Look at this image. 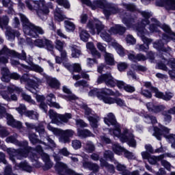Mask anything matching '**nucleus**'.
<instances>
[{"label": "nucleus", "instance_id": "obj_53", "mask_svg": "<svg viewBox=\"0 0 175 175\" xmlns=\"http://www.w3.org/2000/svg\"><path fill=\"white\" fill-rule=\"evenodd\" d=\"M8 91L11 94L15 92L20 93V92H23V89L18 87H16L14 85H10V86H8Z\"/></svg>", "mask_w": 175, "mask_h": 175}, {"label": "nucleus", "instance_id": "obj_56", "mask_svg": "<svg viewBox=\"0 0 175 175\" xmlns=\"http://www.w3.org/2000/svg\"><path fill=\"white\" fill-rule=\"evenodd\" d=\"M55 49L58 51H62L64 50V46H65V42H62L59 40H56L55 42Z\"/></svg>", "mask_w": 175, "mask_h": 175}, {"label": "nucleus", "instance_id": "obj_17", "mask_svg": "<svg viewBox=\"0 0 175 175\" xmlns=\"http://www.w3.org/2000/svg\"><path fill=\"white\" fill-rule=\"evenodd\" d=\"M121 10L118 8L116 4L107 3V5L103 10V13L105 17L109 20V18L111 14H117V13H120Z\"/></svg>", "mask_w": 175, "mask_h": 175}, {"label": "nucleus", "instance_id": "obj_36", "mask_svg": "<svg viewBox=\"0 0 175 175\" xmlns=\"http://www.w3.org/2000/svg\"><path fill=\"white\" fill-rule=\"evenodd\" d=\"M47 83L51 88H55V90H58L61 83L59 81L55 78H51L47 80Z\"/></svg>", "mask_w": 175, "mask_h": 175}, {"label": "nucleus", "instance_id": "obj_11", "mask_svg": "<svg viewBox=\"0 0 175 175\" xmlns=\"http://www.w3.org/2000/svg\"><path fill=\"white\" fill-rule=\"evenodd\" d=\"M144 19L139 21L137 25L135 26V28L138 32L143 33L146 28V25L150 24L149 18L152 16V12L148 11H142L140 12Z\"/></svg>", "mask_w": 175, "mask_h": 175}, {"label": "nucleus", "instance_id": "obj_43", "mask_svg": "<svg viewBox=\"0 0 175 175\" xmlns=\"http://www.w3.org/2000/svg\"><path fill=\"white\" fill-rule=\"evenodd\" d=\"M165 158V155L161 154L160 156L156 157V156H150V158L148 159V162L150 163V165H156L157 162H159V161H162Z\"/></svg>", "mask_w": 175, "mask_h": 175}, {"label": "nucleus", "instance_id": "obj_57", "mask_svg": "<svg viewBox=\"0 0 175 175\" xmlns=\"http://www.w3.org/2000/svg\"><path fill=\"white\" fill-rule=\"evenodd\" d=\"M9 24V17L4 16L0 18V27L3 29V27H6Z\"/></svg>", "mask_w": 175, "mask_h": 175}, {"label": "nucleus", "instance_id": "obj_31", "mask_svg": "<svg viewBox=\"0 0 175 175\" xmlns=\"http://www.w3.org/2000/svg\"><path fill=\"white\" fill-rule=\"evenodd\" d=\"M86 47L90 51H91V53L93 57H95V58H100L101 57L100 53H99V51L96 50V48H95V46H94V43L88 42L86 44Z\"/></svg>", "mask_w": 175, "mask_h": 175}, {"label": "nucleus", "instance_id": "obj_59", "mask_svg": "<svg viewBox=\"0 0 175 175\" xmlns=\"http://www.w3.org/2000/svg\"><path fill=\"white\" fill-rule=\"evenodd\" d=\"M144 87H146V88H148V90H150V91L154 92L155 95H157V94L158 93V89H157V88H154V86H152V85L151 84V82H144Z\"/></svg>", "mask_w": 175, "mask_h": 175}, {"label": "nucleus", "instance_id": "obj_37", "mask_svg": "<svg viewBox=\"0 0 175 175\" xmlns=\"http://www.w3.org/2000/svg\"><path fill=\"white\" fill-rule=\"evenodd\" d=\"M145 119L144 121L146 124H157V118L153 116H150L147 113H143L141 115Z\"/></svg>", "mask_w": 175, "mask_h": 175}, {"label": "nucleus", "instance_id": "obj_1", "mask_svg": "<svg viewBox=\"0 0 175 175\" xmlns=\"http://www.w3.org/2000/svg\"><path fill=\"white\" fill-rule=\"evenodd\" d=\"M104 122L108 126H110V125L113 126V129H109V133L111 136L120 137L122 143H128L130 147H136V140L132 133H130L128 129H124L123 133L121 134V126L117 122V119H116V116L113 113H108L107 118H104Z\"/></svg>", "mask_w": 175, "mask_h": 175}, {"label": "nucleus", "instance_id": "obj_27", "mask_svg": "<svg viewBox=\"0 0 175 175\" xmlns=\"http://www.w3.org/2000/svg\"><path fill=\"white\" fill-rule=\"evenodd\" d=\"M5 35L8 40H14L16 36V38H18L20 36V31L11 28H8L5 31Z\"/></svg>", "mask_w": 175, "mask_h": 175}, {"label": "nucleus", "instance_id": "obj_7", "mask_svg": "<svg viewBox=\"0 0 175 175\" xmlns=\"http://www.w3.org/2000/svg\"><path fill=\"white\" fill-rule=\"evenodd\" d=\"M0 55H5L0 57V64H8L9 62V57H14V58H18V59H25V51H22L21 53H18L14 50L8 49L6 46H4L1 50H0Z\"/></svg>", "mask_w": 175, "mask_h": 175}, {"label": "nucleus", "instance_id": "obj_30", "mask_svg": "<svg viewBox=\"0 0 175 175\" xmlns=\"http://www.w3.org/2000/svg\"><path fill=\"white\" fill-rule=\"evenodd\" d=\"M29 140L32 144H44V146H46V144L44 142L41 141L38 138V135L35 133H30L28 135Z\"/></svg>", "mask_w": 175, "mask_h": 175}, {"label": "nucleus", "instance_id": "obj_28", "mask_svg": "<svg viewBox=\"0 0 175 175\" xmlns=\"http://www.w3.org/2000/svg\"><path fill=\"white\" fill-rule=\"evenodd\" d=\"M77 136L80 139H87V137H94V134L88 129H80L77 130Z\"/></svg>", "mask_w": 175, "mask_h": 175}, {"label": "nucleus", "instance_id": "obj_15", "mask_svg": "<svg viewBox=\"0 0 175 175\" xmlns=\"http://www.w3.org/2000/svg\"><path fill=\"white\" fill-rule=\"evenodd\" d=\"M120 17L122 19L123 24L129 28L135 27V23H136L137 20L136 16H132V15L128 14L125 11H123L120 14Z\"/></svg>", "mask_w": 175, "mask_h": 175}, {"label": "nucleus", "instance_id": "obj_25", "mask_svg": "<svg viewBox=\"0 0 175 175\" xmlns=\"http://www.w3.org/2000/svg\"><path fill=\"white\" fill-rule=\"evenodd\" d=\"M2 4L4 8H7L5 12L8 14H14V9L13 8L14 3L12 0H2Z\"/></svg>", "mask_w": 175, "mask_h": 175}, {"label": "nucleus", "instance_id": "obj_48", "mask_svg": "<svg viewBox=\"0 0 175 175\" xmlns=\"http://www.w3.org/2000/svg\"><path fill=\"white\" fill-rule=\"evenodd\" d=\"M112 150L115 152V154H117L118 155H121L122 152H124V148L121 147L120 144H115L112 146Z\"/></svg>", "mask_w": 175, "mask_h": 175}, {"label": "nucleus", "instance_id": "obj_42", "mask_svg": "<svg viewBox=\"0 0 175 175\" xmlns=\"http://www.w3.org/2000/svg\"><path fill=\"white\" fill-rule=\"evenodd\" d=\"M63 92H65V94H68L67 99L68 100H76V99H77V96L72 94V92L70 91V90H69V88H68V87L64 86Z\"/></svg>", "mask_w": 175, "mask_h": 175}, {"label": "nucleus", "instance_id": "obj_18", "mask_svg": "<svg viewBox=\"0 0 175 175\" xmlns=\"http://www.w3.org/2000/svg\"><path fill=\"white\" fill-rule=\"evenodd\" d=\"M75 135V132L73 130L68 129L65 131H61V135L59 137V141L60 143H64L66 144V143H70V137H73Z\"/></svg>", "mask_w": 175, "mask_h": 175}, {"label": "nucleus", "instance_id": "obj_41", "mask_svg": "<svg viewBox=\"0 0 175 175\" xmlns=\"http://www.w3.org/2000/svg\"><path fill=\"white\" fill-rule=\"evenodd\" d=\"M19 169H22V170H25V172H28L31 173L32 172V167H31L27 161L21 162V163L17 165Z\"/></svg>", "mask_w": 175, "mask_h": 175}, {"label": "nucleus", "instance_id": "obj_55", "mask_svg": "<svg viewBox=\"0 0 175 175\" xmlns=\"http://www.w3.org/2000/svg\"><path fill=\"white\" fill-rule=\"evenodd\" d=\"M21 96L23 99H24V100L28 102V103H30V105H35V100H33L32 98H31V96L23 92L21 94Z\"/></svg>", "mask_w": 175, "mask_h": 175}, {"label": "nucleus", "instance_id": "obj_32", "mask_svg": "<svg viewBox=\"0 0 175 175\" xmlns=\"http://www.w3.org/2000/svg\"><path fill=\"white\" fill-rule=\"evenodd\" d=\"M111 94H102L101 96H99L100 100L104 102V103H107L108 105H113V103H116V98L110 97Z\"/></svg>", "mask_w": 175, "mask_h": 175}, {"label": "nucleus", "instance_id": "obj_49", "mask_svg": "<svg viewBox=\"0 0 175 175\" xmlns=\"http://www.w3.org/2000/svg\"><path fill=\"white\" fill-rule=\"evenodd\" d=\"M103 158L106 161H113L114 159V154L111 150H105L103 153Z\"/></svg>", "mask_w": 175, "mask_h": 175}, {"label": "nucleus", "instance_id": "obj_63", "mask_svg": "<svg viewBox=\"0 0 175 175\" xmlns=\"http://www.w3.org/2000/svg\"><path fill=\"white\" fill-rule=\"evenodd\" d=\"M99 169H100L99 165L95 163H92L90 170H92V172L90 173L89 175H94V173H98V172H99Z\"/></svg>", "mask_w": 175, "mask_h": 175}, {"label": "nucleus", "instance_id": "obj_26", "mask_svg": "<svg viewBox=\"0 0 175 175\" xmlns=\"http://www.w3.org/2000/svg\"><path fill=\"white\" fill-rule=\"evenodd\" d=\"M100 165L101 167H105L108 173H111V174H113L116 172L114 165L109 164V163H107V161H106V160L102 158L100 159Z\"/></svg>", "mask_w": 175, "mask_h": 175}, {"label": "nucleus", "instance_id": "obj_9", "mask_svg": "<svg viewBox=\"0 0 175 175\" xmlns=\"http://www.w3.org/2000/svg\"><path fill=\"white\" fill-rule=\"evenodd\" d=\"M154 135L155 136L157 140H161L162 139V136L167 139L168 142L171 144L175 142V135L170 134L166 135L165 133H169L170 132V129H167V127H165L164 126L160 125V129L158 127H154Z\"/></svg>", "mask_w": 175, "mask_h": 175}, {"label": "nucleus", "instance_id": "obj_47", "mask_svg": "<svg viewBox=\"0 0 175 175\" xmlns=\"http://www.w3.org/2000/svg\"><path fill=\"white\" fill-rule=\"evenodd\" d=\"M105 58L108 65H114V57L111 53H105Z\"/></svg>", "mask_w": 175, "mask_h": 175}, {"label": "nucleus", "instance_id": "obj_34", "mask_svg": "<svg viewBox=\"0 0 175 175\" xmlns=\"http://www.w3.org/2000/svg\"><path fill=\"white\" fill-rule=\"evenodd\" d=\"M3 117H6L7 124H8V125H10V126L16 120H14V118H13V116L6 113V108H5V112L3 113H2V112L0 111V118H3Z\"/></svg>", "mask_w": 175, "mask_h": 175}, {"label": "nucleus", "instance_id": "obj_52", "mask_svg": "<svg viewBox=\"0 0 175 175\" xmlns=\"http://www.w3.org/2000/svg\"><path fill=\"white\" fill-rule=\"evenodd\" d=\"M131 68L133 70H136L137 72H146V70H147L146 66L139 64H132Z\"/></svg>", "mask_w": 175, "mask_h": 175}, {"label": "nucleus", "instance_id": "obj_58", "mask_svg": "<svg viewBox=\"0 0 175 175\" xmlns=\"http://www.w3.org/2000/svg\"><path fill=\"white\" fill-rule=\"evenodd\" d=\"M58 117V120H60L62 122H68L70 118H72V115L70 113H66L64 115H59Z\"/></svg>", "mask_w": 175, "mask_h": 175}, {"label": "nucleus", "instance_id": "obj_39", "mask_svg": "<svg viewBox=\"0 0 175 175\" xmlns=\"http://www.w3.org/2000/svg\"><path fill=\"white\" fill-rule=\"evenodd\" d=\"M84 150L88 154H91L95 151V145L91 141H88L84 146Z\"/></svg>", "mask_w": 175, "mask_h": 175}, {"label": "nucleus", "instance_id": "obj_6", "mask_svg": "<svg viewBox=\"0 0 175 175\" xmlns=\"http://www.w3.org/2000/svg\"><path fill=\"white\" fill-rule=\"evenodd\" d=\"M21 21L23 23V32L31 38H39V35H44V30L29 22V20L23 14H19ZM39 33V35L38 34Z\"/></svg>", "mask_w": 175, "mask_h": 175}, {"label": "nucleus", "instance_id": "obj_23", "mask_svg": "<svg viewBox=\"0 0 175 175\" xmlns=\"http://www.w3.org/2000/svg\"><path fill=\"white\" fill-rule=\"evenodd\" d=\"M46 103L50 107H55V109H61L59 103L55 102V96L53 94H49L46 96Z\"/></svg>", "mask_w": 175, "mask_h": 175}, {"label": "nucleus", "instance_id": "obj_40", "mask_svg": "<svg viewBox=\"0 0 175 175\" xmlns=\"http://www.w3.org/2000/svg\"><path fill=\"white\" fill-rule=\"evenodd\" d=\"M112 46L116 49L118 54H119L120 57H124V55H125V50L120 44L117 42H113Z\"/></svg>", "mask_w": 175, "mask_h": 175}, {"label": "nucleus", "instance_id": "obj_46", "mask_svg": "<svg viewBox=\"0 0 175 175\" xmlns=\"http://www.w3.org/2000/svg\"><path fill=\"white\" fill-rule=\"evenodd\" d=\"M73 80H80V79H85V80H90V75L86 72L82 71L80 75H74L72 76Z\"/></svg>", "mask_w": 175, "mask_h": 175}, {"label": "nucleus", "instance_id": "obj_2", "mask_svg": "<svg viewBox=\"0 0 175 175\" xmlns=\"http://www.w3.org/2000/svg\"><path fill=\"white\" fill-rule=\"evenodd\" d=\"M5 142L6 143L15 144V146H18V147L23 148V149L18 150L11 148L7 149L8 154L10 155V158L14 162L16 159L21 160L23 158H27V157H28V154H29L31 151H33V148H32V147L28 146V141L24 140L23 142H19L17 140V134L9 136L5 139Z\"/></svg>", "mask_w": 175, "mask_h": 175}, {"label": "nucleus", "instance_id": "obj_38", "mask_svg": "<svg viewBox=\"0 0 175 175\" xmlns=\"http://www.w3.org/2000/svg\"><path fill=\"white\" fill-rule=\"evenodd\" d=\"M35 131L39 133L41 137L47 136V133H46V131L44 130V126L43 125V123H40L38 126H36Z\"/></svg>", "mask_w": 175, "mask_h": 175}, {"label": "nucleus", "instance_id": "obj_12", "mask_svg": "<svg viewBox=\"0 0 175 175\" xmlns=\"http://www.w3.org/2000/svg\"><path fill=\"white\" fill-rule=\"evenodd\" d=\"M165 43L166 42L165 40L164 42L162 40H159L158 41H156L153 43V47L160 51L159 57L163 60V62L166 63V59L163 57V53H166L167 54H169L170 51H172V49L170 47H164Z\"/></svg>", "mask_w": 175, "mask_h": 175}, {"label": "nucleus", "instance_id": "obj_14", "mask_svg": "<svg viewBox=\"0 0 175 175\" xmlns=\"http://www.w3.org/2000/svg\"><path fill=\"white\" fill-rule=\"evenodd\" d=\"M34 45L40 49H46L49 51H51V54H53V50H54L53 42L46 38L36 39L34 41Z\"/></svg>", "mask_w": 175, "mask_h": 175}, {"label": "nucleus", "instance_id": "obj_13", "mask_svg": "<svg viewBox=\"0 0 175 175\" xmlns=\"http://www.w3.org/2000/svg\"><path fill=\"white\" fill-rule=\"evenodd\" d=\"M105 95H111L112 96H115V95H118L120 96L121 95L120 92H114L113 90L108 88H103V89H96L94 88L90 91L89 96H97L99 99V96H102L103 94Z\"/></svg>", "mask_w": 175, "mask_h": 175}, {"label": "nucleus", "instance_id": "obj_4", "mask_svg": "<svg viewBox=\"0 0 175 175\" xmlns=\"http://www.w3.org/2000/svg\"><path fill=\"white\" fill-rule=\"evenodd\" d=\"M152 24L149 26V30L150 32L154 33L157 32V33H159L161 31H159V29L158 27L161 28L164 31L165 33L162 34V39L163 40L165 41V43H167L171 39H173L175 40V33L172 31V28L170 26H169L167 24H161V22L157 20L155 18H152L151 19ZM168 33V36L167 34Z\"/></svg>", "mask_w": 175, "mask_h": 175}, {"label": "nucleus", "instance_id": "obj_60", "mask_svg": "<svg viewBox=\"0 0 175 175\" xmlns=\"http://www.w3.org/2000/svg\"><path fill=\"white\" fill-rule=\"evenodd\" d=\"M16 110L21 114V116H23V114L25 116V113H27V107L24 104H21L18 107L16 108Z\"/></svg>", "mask_w": 175, "mask_h": 175}, {"label": "nucleus", "instance_id": "obj_62", "mask_svg": "<svg viewBox=\"0 0 175 175\" xmlns=\"http://www.w3.org/2000/svg\"><path fill=\"white\" fill-rule=\"evenodd\" d=\"M64 24L67 31H73L75 28V24L69 21H65Z\"/></svg>", "mask_w": 175, "mask_h": 175}, {"label": "nucleus", "instance_id": "obj_16", "mask_svg": "<svg viewBox=\"0 0 175 175\" xmlns=\"http://www.w3.org/2000/svg\"><path fill=\"white\" fill-rule=\"evenodd\" d=\"M82 3L87 5V6H90L93 10L99 8L100 9H104L107 5V1L106 0H95L93 3L90 0H81Z\"/></svg>", "mask_w": 175, "mask_h": 175}, {"label": "nucleus", "instance_id": "obj_44", "mask_svg": "<svg viewBox=\"0 0 175 175\" xmlns=\"http://www.w3.org/2000/svg\"><path fill=\"white\" fill-rule=\"evenodd\" d=\"M25 116L30 118V120H38L39 118V114L36 111L33 110L27 111Z\"/></svg>", "mask_w": 175, "mask_h": 175}, {"label": "nucleus", "instance_id": "obj_35", "mask_svg": "<svg viewBox=\"0 0 175 175\" xmlns=\"http://www.w3.org/2000/svg\"><path fill=\"white\" fill-rule=\"evenodd\" d=\"M58 116L57 113L54 111V110L50 109L49 110V117L50 118L52 119L51 122L52 124H56V125H60L61 124V121L58 120Z\"/></svg>", "mask_w": 175, "mask_h": 175}, {"label": "nucleus", "instance_id": "obj_5", "mask_svg": "<svg viewBox=\"0 0 175 175\" xmlns=\"http://www.w3.org/2000/svg\"><path fill=\"white\" fill-rule=\"evenodd\" d=\"M87 28L90 30V32L92 35L100 34V38L105 42H111V36L109 34L105 29V25L102 24L99 20L94 18V21L90 20L87 24Z\"/></svg>", "mask_w": 175, "mask_h": 175}, {"label": "nucleus", "instance_id": "obj_19", "mask_svg": "<svg viewBox=\"0 0 175 175\" xmlns=\"http://www.w3.org/2000/svg\"><path fill=\"white\" fill-rule=\"evenodd\" d=\"M157 6H164L167 10L175 11V0H159L156 1Z\"/></svg>", "mask_w": 175, "mask_h": 175}, {"label": "nucleus", "instance_id": "obj_10", "mask_svg": "<svg viewBox=\"0 0 175 175\" xmlns=\"http://www.w3.org/2000/svg\"><path fill=\"white\" fill-rule=\"evenodd\" d=\"M82 109L85 111V116L88 118L92 128L93 129H98L99 126V116H96V113L85 105H82Z\"/></svg>", "mask_w": 175, "mask_h": 175}, {"label": "nucleus", "instance_id": "obj_61", "mask_svg": "<svg viewBox=\"0 0 175 175\" xmlns=\"http://www.w3.org/2000/svg\"><path fill=\"white\" fill-rule=\"evenodd\" d=\"M72 147L74 150H79L81 148V141L79 139H74L72 141Z\"/></svg>", "mask_w": 175, "mask_h": 175}, {"label": "nucleus", "instance_id": "obj_33", "mask_svg": "<svg viewBox=\"0 0 175 175\" xmlns=\"http://www.w3.org/2000/svg\"><path fill=\"white\" fill-rule=\"evenodd\" d=\"M55 19L57 21H64L66 16L64 14V12L59 9V8H56L54 11Z\"/></svg>", "mask_w": 175, "mask_h": 175}, {"label": "nucleus", "instance_id": "obj_24", "mask_svg": "<svg viewBox=\"0 0 175 175\" xmlns=\"http://www.w3.org/2000/svg\"><path fill=\"white\" fill-rule=\"evenodd\" d=\"M110 31L114 35L122 36L126 31V27L121 25H116L115 27L110 29Z\"/></svg>", "mask_w": 175, "mask_h": 175}, {"label": "nucleus", "instance_id": "obj_29", "mask_svg": "<svg viewBox=\"0 0 175 175\" xmlns=\"http://www.w3.org/2000/svg\"><path fill=\"white\" fill-rule=\"evenodd\" d=\"M156 98H159L160 99H163V100H170L174 96L172 92H167L165 94L158 90L157 93L155 94Z\"/></svg>", "mask_w": 175, "mask_h": 175}, {"label": "nucleus", "instance_id": "obj_64", "mask_svg": "<svg viewBox=\"0 0 175 175\" xmlns=\"http://www.w3.org/2000/svg\"><path fill=\"white\" fill-rule=\"evenodd\" d=\"M0 95L2 96L3 99H5V100H7L8 102H10V96H9V92L1 90Z\"/></svg>", "mask_w": 175, "mask_h": 175}, {"label": "nucleus", "instance_id": "obj_51", "mask_svg": "<svg viewBox=\"0 0 175 175\" xmlns=\"http://www.w3.org/2000/svg\"><path fill=\"white\" fill-rule=\"evenodd\" d=\"M122 5L124 9L129 10V12H135V10H136V5L133 3H122Z\"/></svg>", "mask_w": 175, "mask_h": 175}, {"label": "nucleus", "instance_id": "obj_8", "mask_svg": "<svg viewBox=\"0 0 175 175\" xmlns=\"http://www.w3.org/2000/svg\"><path fill=\"white\" fill-rule=\"evenodd\" d=\"M97 83L98 84H102V83H105L107 87H116V85L117 84L118 88L120 89H124L126 85L124 81L114 79L113 76H111V73L110 72H107L98 77Z\"/></svg>", "mask_w": 175, "mask_h": 175}, {"label": "nucleus", "instance_id": "obj_50", "mask_svg": "<svg viewBox=\"0 0 175 175\" xmlns=\"http://www.w3.org/2000/svg\"><path fill=\"white\" fill-rule=\"evenodd\" d=\"M162 116L163 117V121L165 122V124H170V122H172V115H170L167 111H163Z\"/></svg>", "mask_w": 175, "mask_h": 175}, {"label": "nucleus", "instance_id": "obj_20", "mask_svg": "<svg viewBox=\"0 0 175 175\" xmlns=\"http://www.w3.org/2000/svg\"><path fill=\"white\" fill-rule=\"evenodd\" d=\"M142 40L144 42V44H137L135 46L136 50H138L139 51H146L148 50L150 44L152 43V40L142 36Z\"/></svg>", "mask_w": 175, "mask_h": 175}, {"label": "nucleus", "instance_id": "obj_21", "mask_svg": "<svg viewBox=\"0 0 175 175\" xmlns=\"http://www.w3.org/2000/svg\"><path fill=\"white\" fill-rule=\"evenodd\" d=\"M65 68L69 70L71 73H80L81 72V65L79 63H75L70 64L69 63L64 64Z\"/></svg>", "mask_w": 175, "mask_h": 175}, {"label": "nucleus", "instance_id": "obj_22", "mask_svg": "<svg viewBox=\"0 0 175 175\" xmlns=\"http://www.w3.org/2000/svg\"><path fill=\"white\" fill-rule=\"evenodd\" d=\"M116 169L119 172H122V175H140V173L138 170H135L131 172L127 170L126 167L122 164L118 163L116 166Z\"/></svg>", "mask_w": 175, "mask_h": 175}, {"label": "nucleus", "instance_id": "obj_54", "mask_svg": "<svg viewBox=\"0 0 175 175\" xmlns=\"http://www.w3.org/2000/svg\"><path fill=\"white\" fill-rule=\"evenodd\" d=\"M80 38L83 42H88V39H90V33L85 30L82 29L80 32Z\"/></svg>", "mask_w": 175, "mask_h": 175}, {"label": "nucleus", "instance_id": "obj_3", "mask_svg": "<svg viewBox=\"0 0 175 175\" xmlns=\"http://www.w3.org/2000/svg\"><path fill=\"white\" fill-rule=\"evenodd\" d=\"M25 4L29 10L33 12L37 10V14L41 20H44V16H47L50 13L49 9H53V3H46L44 0L33 1L26 0Z\"/></svg>", "mask_w": 175, "mask_h": 175}, {"label": "nucleus", "instance_id": "obj_45", "mask_svg": "<svg viewBox=\"0 0 175 175\" xmlns=\"http://www.w3.org/2000/svg\"><path fill=\"white\" fill-rule=\"evenodd\" d=\"M72 50V58H79L81 55V51L79 49L77 46L73 45L71 46Z\"/></svg>", "mask_w": 175, "mask_h": 175}]
</instances>
